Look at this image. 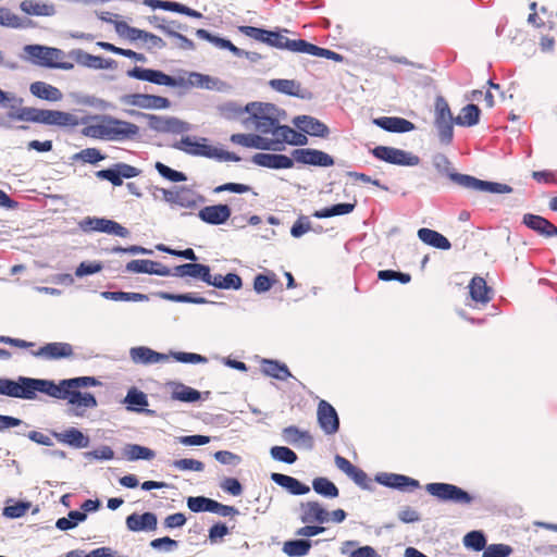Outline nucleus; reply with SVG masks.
<instances>
[{"label":"nucleus","instance_id":"nucleus-1","mask_svg":"<svg viewBox=\"0 0 557 557\" xmlns=\"http://www.w3.org/2000/svg\"><path fill=\"white\" fill-rule=\"evenodd\" d=\"M247 116L242 119V124L247 129H253L276 141V132L284 128L281 122L285 119L284 110L269 102L252 101L246 104Z\"/></svg>","mask_w":557,"mask_h":557},{"label":"nucleus","instance_id":"nucleus-2","mask_svg":"<svg viewBox=\"0 0 557 557\" xmlns=\"http://www.w3.org/2000/svg\"><path fill=\"white\" fill-rule=\"evenodd\" d=\"M432 163L438 173L447 175L457 185L475 191L490 194H509L512 188L503 183L482 181L468 174L456 173L446 156L437 153L433 157Z\"/></svg>","mask_w":557,"mask_h":557},{"label":"nucleus","instance_id":"nucleus-3","mask_svg":"<svg viewBox=\"0 0 557 557\" xmlns=\"http://www.w3.org/2000/svg\"><path fill=\"white\" fill-rule=\"evenodd\" d=\"M425 491L441 502L453 503L457 505H470L474 497L461 487L450 483H428Z\"/></svg>","mask_w":557,"mask_h":557},{"label":"nucleus","instance_id":"nucleus-4","mask_svg":"<svg viewBox=\"0 0 557 557\" xmlns=\"http://www.w3.org/2000/svg\"><path fill=\"white\" fill-rule=\"evenodd\" d=\"M455 117L451 114L447 101L443 97L435 100L434 124L443 144H449L453 139Z\"/></svg>","mask_w":557,"mask_h":557},{"label":"nucleus","instance_id":"nucleus-5","mask_svg":"<svg viewBox=\"0 0 557 557\" xmlns=\"http://www.w3.org/2000/svg\"><path fill=\"white\" fill-rule=\"evenodd\" d=\"M162 193V200L171 208L195 209L202 197L187 187H173L170 189H157Z\"/></svg>","mask_w":557,"mask_h":557},{"label":"nucleus","instance_id":"nucleus-6","mask_svg":"<svg viewBox=\"0 0 557 557\" xmlns=\"http://www.w3.org/2000/svg\"><path fill=\"white\" fill-rule=\"evenodd\" d=\"M129 77L169 87H186L184 76L172 77L161 71L135 66L127 72Z\"/></svg>","mask_w":557,"mask_h":557},{"label":"nucleus","instance_id":"nucleus-7","mask_svg":"<svg viewBox=\"0 0 557 557\" xmlns=\"http://www.w3.org/2000/svg\"><path fill=\"white\" fill-rule=\"evenodd\" d=\"M23 50L30 62L45 67H53L57 60H63L64 58V52L53 47L26 45Z\"/></svg>","mask_w":557,"mask_h":557},{"label":"nucleus","instance_id":"nucleus-8","mask_svg":"<svg viewBox=\"0 0 557 557\" xmlns=\"http://www.w3.org/2000/svg\"><path fill=\"white\" fill-rule=\"evenodd\" d=\"M373 154L380 160L397 165L414 166L420 162L419 157L409 151L386 146L375 147Z\"/></svg>","mask_w":557,"mask_h":557},{"label":"nucleus","instance_id":"nucleus-9","mask_svg":"<svg viewBox=\"0 0 557 557\" xmlns=\"http://www.w3.org/2000/svg\"><path fill=\"white\" fill-rule=\"evenodd\" d=\"M107 140L121 141L138 135L139 127L131 122L104 115Z\"/></svg>","mask_w":557,"mask_h":557},{"label":"nucleus","instance_id":"nucleus-10","mask_svg":"<svg viewBox=\"0 0 557 557\" xmlns=\"http://www.w3.org/2000/svg\"><path fill=\"white\" fill-rule=\"evenodd\" d=\"M120 100L124 104L146 110H164L171 106L168 98L147 94L124 95Z\"/></svg>","mask_w":557,"mask_h":557},{"label":"nucleus","instance_id":"nucleus-11","mask_svg":"<svg viewBox=\"0 0 557 557\" xmlns=\"http://www.w3.org/2000/svg\"><path fill=\"white\" fill-rule=\"evenodd\" d=\"M25 385L27 391H29L27 392V399H34L37 392L57 399H63L64 393L66 392L65 387L62 385V380L59 384H55L50 380L27 377V380H25Z\"/></svg>","mask_w":557,"mask_h":557},{"label":"nucleus","instance_id":"nucleus-12","mask_svg":"<svg viewBox=\"0 0 557 557\" xmlns=\"http://www.w3.org/2000/svg\"><path fill=\"white\" fill-rule=\"evenodd\" d=\"M79 226L84 231L102 232L122 238L128 237L129 235V231L126 227L122 226L113 220H108L104 218H86L79 223Z\"/></svg>","mask_w":557,"mask_h":557},{"label":"nucleus","instance_id":"nucleus-13","mask_svg":"<svg viewBox=\"0 0 557 557\" xmlns=\"http://www.w3.org/2000/svg\"><path fill=\"white\" fill-rule=\"evenodd\" d=\"M173 147L191 156L206 157L210 159L214 152V146L209 145L207 138H196L191 136L182 137L181 140L173 145Z\"/></svg>","mask_w":557,"mask_h":557},{"label":"nucleus","instance_id":"nucleus-14","mask_svg":"<svg viewBox=\"0 0 557 557\" xmlns=\"http://www.w3.org/2000/svg\"><path fill=\"white\" fill-rule=\"evenodd\" d=\"M288 33L287 29H283L281 32H271L268 30V35L265 37V44L269 46L275 47L277 49L288 50L292 52L305 53L307 42L304 39H289L284 34Z\"/></svg>","mask_w":557,"mask_h":557},{"label":"nucleus","instance_id":"nucleus-15","mask_svg":"<svg viewBox=\"0 0 557 557\" xmlns=\"http://www.w3.org/2000/svg\"><path fill=\"white\" fill-rule=\"evenodd\" d=\"M231 141L233 144L243 146L245 148H252L258 150H265V151H275V141H271L268 136H264L262 134H233L231 136Z\"/></svg>","mask_w":557,"mask_h":557},{"label":"nucleus","instance_id":"nucleus-16","mask_svg":"<svg viewBox=\"0 0 557 557\" xmlns=\"http://www.w3.org/2000/svg\"><path fill=\"white\" fill-rule=\"evenodd\" d=\"M375 481L384 486L399 490V491H412L420 486L418 480L410 476L397 473L380 472L375 475Z\"/></svg>","mask_w":557,"mask_h":557},{"label":"nucleus","instance_id":"nucleus-17","mask_svg":"<svg viewBox=\"0 0 557 557\" xmlns=\"http://www.w3.org/2000/svg\"><path fill=\"white\" fill-rule=\"evenodd\" d=\"M318 422L327 435L335 434L339 429V419L335 408L326 400H320L318 405Z\"/></svg>","mask_w":557,"mask_h":557},{"label":"nucleus","instance_id":"nucleus-18","mask_svg":"<svg viewBox=\"0 0 557 557\" xmlns=\"http://www.w3.org/2000/svg\"><path fill=\"white\" fill-rule=\"evenodd\" d=\"M293 158L302 164L332 166L334 164L333 158L321 151L310 148H301L293 151Z\"/></svg>","mask_w":557,"mask_h":557},{"label":"nucleus","instance_id":"nucleus-19","mask_svg":"<svg viewBox=\"0 0 557 557\" xmlns=\"http://www.w3.org/2000/svg\"><path fill=\"white\" fill-rule=\"evenodd\" d=\"M251 161L258 166L273 170L292 169L294 166L292 158L280 153L258 152L252 156Z\"/></svg>","mask_w":557,"mask_h":557},{"label":"nucleus","instance_id":"nucleus-20","mask_svg":"<svg viewBox=\"0 0 557 557\" xmlns=\"http://www.w3.org/2000/svg\"><path fill=\"white\" fill-rule=\"evenodd\" d=\"M125 270L129 273H146L159 276L171 275V269H169L168 267L163 265L160 262L146 259H135L127 262Z\"/></svg>","mask_w":557,"mask_h":557},{"label":"nucleus","instance_id":"nucleus-21","mask_svg":"<svg viewBox=\"0 0 557 557\" xmlns=\"http://www.w3.org/2000/svg\"><path fill=\"white\" fill-rule=\"evenodd\" d=\"M129 358L135 364L149 366L169 361L170 355L154 351L146 346H137L129 349Z\"/></svg>","mask_w":557,"mask_h":557},{"label":"nucleus","instance_id":"nucleus-22","mask_svg":"<svg viewBox=\"0 0 557 557\" xmlns=\"http://www.w3.org/2000/svg\"><path fill=\"white\" fill-rule=\"evenodd\" d=\"M63 399L74 407V416L76 417H83L84 409H92L98 406L97 399L91 393L65 392Z\"/></svg>","mask_w":557,"mask_h":557},{"label":"nucleus","instance_id":"nucleus-23","mask_svg":"<svg viewBox=\"0 0 557 557\" xmlns=\"http://www.w3.org/2000/svg\"><path fill=\"white\" fill-rule=\"evenodd\" d=\"M71 57L76 61L77 64L88 69L101 70L114 69L116 66V62L114 60H107L98 55H92L82 49L73 50L71 52Z\"/></svg>","mask_w":557,"mask_h":557},{"label":"nucleus","instance_id":"nucleus-24","mask_svg":"<svg viewBox=\"0 0 557 557\" xmlns=\"http://www.w3.org/2000/svg\"><path fill=\"white\" fill-rule=\"evenodd\" d=\"M73 347L69 343H48L40 347L37 351L33 352V356L37 358H44L46 360H57L62 358H70L73 356Z\"/></svg>","mask_w":557,"mask_h":557},{"label":"nucleus","instance_id":"nucleus-25","mask_svg":"<svg viewBox=\"0 0 557 557\" xmlns=\"http://www.w3.org/2000/svg\"><path fill=\"white\" fill-rule=\"evenodd\" d=\"M231 214V208L222 203L203 207L198 212L199 219L211 225L224 224L230 219Z\"/></svg>","mask_w":557,"mask_h":557},{"label":"nucleus","instance_id":"nucleus-26","mask_svg":"<svg viewBox=\"0 0 557 557\" xmlns=\"http://www.w3.org/2000/svg\"><path fill=\"white\" fill-rule=\"evenodd\" d=\"M293 124L310 136L326 137L330 133L329 127L324 123L310 115L295 116Z\"/></svg>","mask_w":557,"mask_h":557},{"label":"nucleus","instance_id":"nucleus-27","mask_svg":"<svg viewBox=\"0 0 557 557\" xmlns=\"http://www.w3.org/2000/svg\"><path fill=\"white\" fill-rule=\"evenodd\" d=\"M300 520L304 523H327L330 522V512L318 502H307L300 506Z\"/></svg>","mask_w":557,"mask_h":557},{"label":"nucleus","instance_id":"nucleus-28","mask_svg":"<svg viewBox=\"0 0 557 557\" xmlns=\"http://www.w3.org/2000/svg\"><path fill=\"white\" fill-rule=\"evenodd\" d=\"M37 123H42L46 125L70 126L76 125L77 119L75 115L67 112L38 109Z\"/></svg>","mask_w":557,"mask_h":557},{"label":"nucleus","instance_id":"nucleus-29","mask_svg":"<svg viewBox=\"0 0 557 557\" xmlns=\"http://www.w3.org/2000/svg\"><path fill=\"white\" fill-rule=\"evenodd\" d=\"M282 438L285 443L296 447H302L308 450L313 447V437L311 434L308 431L299 430L296 426H287L283 429Z\"/></svg>","mask_w":557,"mask_h":557},{"label":"nucleus","instance_id":"nucleus-30","mask_svg":"<svg viewBox=\"0 0 557 557\" xmlns=\"http://www.w3.org/2000/svg\"><path fill=\"white\" fill-rule=\"evenodd\" d=\"M276 135L278 137L275 141V152L282 151L286 144L292 146H305L308 144V137L306 134L298 133L287 125H285L284 128H278Z\"/></svg>","mask_w":557,"mask_h":557},{"label":"nucleus","instance_id":"nucleus-31","mask_svg":"<svg viewBox=\"0 0 557 557\" xmlns=\"http://www.w3.org/2000/svg\"><path fill=\"white\" fill-rule=\"evenodd\" d=\"M126 527L132 532L154 531L157 529L158 519L153 512H145L143 515L132 513L126 518Z\"/></svg>","mask_w":557,"mask_h":557},{"label":"nucleus","instance_id":"nucleus-32","mask_svg":"<svg viewBox=\"0 0 557 557\" xmlns=\"http://www.w3.org/2000/svg\"><path fill=\"white\" fill-rule=\"evenodd\" d=\"M170 276H190L194 278H199L202 282H205L208 281L209 278V267L196 262L184 263L181 265H176L173 270H171Z\"/></svg>","mask_w":557,"mask_h":557},{"label":"nucleus","instance_id":"nucleus-33","mask_svg":"<svg viewBox=\"0 0 557 557\" xmlns=\"http://www.w3.org/2000/svg\"><path fill=\"white\" fill-rule=\"evenodd\" d=\"M26 376H18L17 380L0 377V395L27 399V387H25Z\"/></svg>","mask_w":557,"mask_h":557},{"label":"nucleus","instance_id":"nucleus-34","mask_svg":"<svg viewBox=\"0 0 557 557\" xmlns=\"http://www.w3.org/2000/svg\"><path fill=\"white\" fill-rule=\"evenodd\" d=\"M373 123L384 131L393 133H406L414 129L410 121L397 116H383L373 120Z\"/></svg>","mask_w":557,"mask_h":557},{"label":"nucleus","instance_id":"nucleus-35","mask_svg":"<svg viewBox=\"0 0 557 557\" xmlns=\"http://www.w3.org/2000/svg\"><path fill=\"white\" fill-rule=\"evenodd\" d=\"M20 9L23 13L32 16H53L55 14L53 3L40 0H23L20 3Z\"/></svg>","mask_w":557,"mask_h":557},{"label":"nucleus","instance_id":"nucleus-36","mask_svg":"<svg viewBox=\"0 0 557 557\" xmlns=\"http://www.w3.org/2000/svg\"><path fill=\"white\" fill-rule=\"evenodd\" d=\"M271 480L293 495H305L310 492L308 485L286 474L274 472L271 474Z\"/></svg>","mask_w":557,"mask_h":557},{"label":"nucleus","instance_id":"nucleus-37","mask_svg":"<svg viewBox=\"0 0 557 557\" xmlns=\"http://www.w3.org/2000/svg\"><path fill=\"white\" fill-rule=\"evenodd\" d=\"M52 435L61 443L67 444L75 448H86L89 445L88 436L84 435L82 431L70 428L64 432H53Z\"/></svg>","mask_w":557,"mask_h":557},{"label":"nucleus","instance_id":"nucleus-38","mask_svg":"<svg viewBox=\"0 0 557 557\" xmlns=\"http://www.w3.org/2000/svg\"><path fill=\"white\" fill-rule=\"evenodd\" d=\"M168 386L171 388V397L174 400H180L183 403H196L201 397L200 392L183 383L170 382L168 383Z\"/></svg>","mask_w":557,"mask_h":557},{"label":"nucleus","instance_id":"nucleus-39","mask_svg":"<svg viewBox=\"0 0 557 557\" xmlns=\"http://www.w3.org/2000/svg\"><path fill=\"white\" fill-rule=\"evenodd\" d=\"M523 223L543 236L550 237L557 235V227L543 216L525 214L523 216Z\"/></svg>","mask_w":557,"mask_h":557},{"label":"nucleus","instance_id":"nucleus-40","mask_svg":"<svg viewBox=\"0 0 557 557\" xmlns=\"http://www.w3.org/2000/svg\"><path fill=\"white\" fill-rule=\"evenodd\" d=\"M261 371L264 375L280 381H285L293 376L285 363L273 359H262Z\"/></svg>","mask_w":557,"mask_h":557},{"label":"nucleus","instance_id":"nucleus-41","mask_svg":"<svg viewBox=\"0 0 557 557\" xmlns=\"http://www.w3.org/2000/svg\"><path fill=\"white\" fill-rule=\"evenodd\" d=\"M123 404L126 405V409L128 411H136V412H146L151 413V410H145L144 407L148 406V397L147 395L137 389L136 387H132L128 389Z\"/></svg>","mask_w":557,"mask_h":557},{"label":"nucleus","instance_id":"nucleus-42","mask_svg":"<svg viewBox=\"0 0 557 557\" xmlns=\"http://www.w3.org/2000/svg\"><path fill=\"white\" fill-rule=\"evenodd\" d=\"M29 90L35 97L52 102L60 101L63 98L62 92L57 87L45 82L30 84Z\"/></svg>","mask_w":557,"mask_h":557},{"label":"nucleus","instance_id":"nucleus-43","mask_svg":"<svg viewBox=\"0 0 557 557\" xmlns=\"http://www.w3.org/2000/svg\"><path fill=\"white\" fill-rule=\"evenodd\" d=\"M418 237L424 244L437 249L448 250L451 246L444 235L431 228H420L418 231Z\"/></svg>","mask_w":557,"mask_h":557},{"label":"nucleus","instance_id":"nucleus-44","mask_svg":"<svg viewBox=\"0 0 557 557\" xmlns=\"http://www.w3.org/2000/svg\"><path fill=\"white\" fill-rule=\"evenodd\" d=\"M470 296L476 302L486 304L491 297V289L483 277L475 276L469 284Z\"/></svg>","mask_w":557,"mask_h":557},{"label":"nucleus","instance_id":"nucleus-45","mask_svg":"<svg viewBox=\"0 0 557 557\" xmlns=\"http://www.w3.org/2000/svg\"><path fill=\"white\" fill-rule=\"evenodd\" d=\"M480 109L475 104H468L463 107L458 114L457 117H455V123L460 126H474L479 123L480 120Z\"/></svg>","mask_w":557,"mask_h":557},{"label":"nucleus","instance_id":"nucleus-46","mask_svg":"<svg viewBox=\"0 0 557 557\" xmlns=\"http://www.w3.org/2000/svg\"><path fill=\"white\" fill-rule=\"evenodd\" d=\"M311 548L309 540L286 541L283 545V553L289 557H304Z\"/></svg>","mask_w":557,"mask_h":557},{"label":"nucleus","instance_id":"nucleus-47","mask_svg":"<svg viewBox=\"0 0 557 557\" xmlns=\"http://www.w3.org/2000/svg\"><path fill=\"white\" fill-rule=\"evenodd\" d=\"M32 24L27 18L20 17L7 8H0V25L11 28H26Z\"/></svg>","mask_w":557,"mask_h":557},{"label":"nucleus","instance_id":"nucleus-48","mask_svg":"<svg viewBox=\"0 0 557 557\" xmlns=\"http://www.w3.org/2000/svg\"><path fill=\"white\" fill-rule=\"evenodd\" d=\"M355 207H356L355 202L354 203H337V205H333L331 207H327V208H324L321 210H317L312 213V215L318 219H326V218H332V216H336V215H345V214H349L350 212H352Z\"/></svg>","mask_w":557,"mask_h":557},{"label":"nucleus","instance_id":"nucleus-49","mask_svg":"<svg viewBox=\"0 0 557 557\" xmlns=\"http://www.w3.org/2000/svg\"><path fill=\"white\" fill-rule=\"evenodd\" d=\"M124 456L129 461L151 460L156 454L152 449L137 444H128L124 447Z\"/></svg>","mask_w":557,"mask_h":557},{"label":"nucleus","instance_id":"nucleus-50","mask_svg":"<svg viewBox=\"0 0 557 557\" xmlns=\"http://www.w3.org/2000/svg\"><path fill=\"white\" fill-rule=\"evenodd\" d=\"M312 488L326 498H336L339 494L337 486L326 478H315L312 481Z\"/></svg>","mask_w":557,"mask_h":557},{"label":"nucleus","instance_id":"nucleus-51","mask_svg":"<svg viewBox=\"0 0 557 557\" xmlns=\"http://www.w3.org/2000/svg\"><path fill=\"white\" fill-rule=\"evenodd\" d=\"M186 86L200 87L205 89H214L219 83L218 78L211 77L197 72L188 73Z\"/></svg>","mask_w":557,"mask_h":557},{"label":"nucleus","instance_id":"nucleus-52","mask_svg":"<svg viewBox=\"0 0 557 557\" xmlns=\"http://www.w3.org/2000/svg\"><path fill=\"white\" fill-rule=\"evenodd\" d=\"M157 296L160 297L161 299L169 300V301H175V302H188V304H196V305H202V304L210 302L206 298L196 296L191 293L172 294V293H168V292H159L157 294Z\"/></svg>","mask_w":557,"mask_h":557},{"label":"nucleus","instance_id":"nucleus-53","mask_svg":"<svg viewBox=\"0 0 557 557\" xmlns=\"http://www.w3.org/2000/svg\"><path fill=\"white\" fill-rule=\"evenodd\" d=\"M100 296L108 300L113 301H133L140 302L147 301L148 296L140 293H128V292H101Z\"/></svg>","mask_w":557,"mask_h":557},{"label":"nucleus","instance_id":"nucleus-54","mask_svg":"<svg viewBox=\"0 0 557 557\" xmlns=\"http://www.w3.org/2000/svg\"><path fill=\"white\" fill-rule=\"evenodd\" d=\"M101 383L94 376H78L62 380V385L66 392L79 391L90 386H99Z\"/></svg>","mask_w":557,"mask_h":557},{"label":"nucleus","instance_id":"nucleus-55","mask_svg":"<svg viewBox=\"0 0 557 557\" xmlns=\"http://www.w3.org/2000/svg\"><path fill=\"white\" fill-rule=\"evenodd\" d=\"M269 85L275 91L288 96H298V91L300 89L299 83L294 79H271Z\"/></svg>","mask_w":557,"mask_h":557},{"label":"nucleus","instance_id":"nucleus-56","mask_svg":"<svg viewBox=\"0 0 557 557\" xmlns=\"http://www.w3.org/2000/svg\"><path fill=\"white\" fill-rule=\"evenodd\" d=\"M87 518L85 512L78 510H72L69 512V516L65 518H60L55 522V527L59 530L66 531L75 528L79 522L85 521Z\"/></svg>","mask_w":557,"mask_h":557},{"label":"nucleus","instance_id":"nucleus-57","mask_svg":"<svg viewBox=\"0 0 557 557\" xmlns=\"http://www.w3.org/2000/svg\"><path fill=\"white\" fill-rule=\"evenodd\" d=\"M221 114L227 120H239L247 116L246 106L242 107L236 102H226L220 108Z\"/></svg>","mask_w":557,"mask_h":557},{"label":"nucleus","instance_id":"nucleus-58","mask_svg":"<svg viewBox=\"0 0 557 557\" xmlns=\"http://www.w3.org/2000/svg\"><path fill=\"white\" fill-rule=\"evenodd\" d=\"M158 173L166 181L172 183L185 182L187 180L186 175L183 172L176 171L164 163L158 161L154 164Z\"/></svg>","mask_w":557,"mask_h":557},{"label":"nucleus","instance_id":"nucleus-59","mask_svg":"<svg viewBox=\"0 0 557 557\" xmlns=\"http://www.w3.org/2000/svg\"><path fill=\"white\" fill-rule=\"evenodd\" d=\"M463 545L467 548L480 552L485 548L486 539L481 531H471L463 536Z\"/></svg>","mask_w":557,"mask_h":557},{"label":"nucleus","instance_id":"nucleus-60","mask_svg":"<svg viewBox=\"0 0 557 557\" xmlns=\"http://www.w3.org/2000/svg\"><path fill=\"white\" fill-rule=\"evenodd\" d=\"M305 53L314 55V57L325 58V59L333 60L336 62L343 61V55H341L339 53H336V52L325 49V48L318 47L310 42H307Z\"/></svg>","mask_w":557,"mask_h":557},{"label":"nucleus","instance_id":"nucleus-61","mask_svg":"<svg viewBox=\"0 0 557 557\" xmlns=\"http://www.w3.org/2000/svg\"><path fill=\"white\" fill-rule=\"evenodd\" d=\"M270 455L274 460L285 463H294L297 460V455L290 448L285 446H273L270 449Z\"/></svg>","mask_w":557,"mask_h":557},{"label":"nucleus","instance_id":"nucleus-62","mask_svg":"<svg viewBox=\"0 0 557 557\" xmlns=\"http://www.w3.org/2000/svg\"><path fill=\"white\" fill-rule=\"evenodd\" d=\"M213 499L205 496H190L187 498V507L194 512H211Z\"/></svg>","mask_w":557,"mask_h":557},{"label":"nucleus","instance_id":"nucleus-63","mask_svg":"<svg viewBox=\"0 0 557 557\" xmlns=\"http://www.w3.org/2000/svg\"><path fill=\"white\" fill-rule=\"evenodd\" d=\"M172 466L180 471L201 472L205 469V465L201 461L188 458L174 460Z\"/></svg>","mask_w":557,"mask_h":557},{"label":"nucleus","instance_id":"nucleus-64","mask_svg":"<svg viewBox=\"0 0 557 557\" xmlns=\"http://www.w3.org/2000/svg\"><path fill=\"white\" fill-rule=\"evenodd\" d=\"M512 548L506 544H491L485 547L482 557H508Z\"/></svg>","mask_w":557,"mask_h":557}]
</instances>
